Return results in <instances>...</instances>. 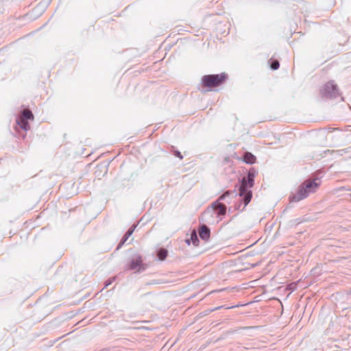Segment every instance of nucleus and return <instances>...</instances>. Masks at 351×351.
Here are the masks:
<instances>
[{
    "instance_id": "nucleus-1",
    "label": "nucleus",
    "mask_w": 351,
    "mask_h": 351,
    "mask_svg": "<svg viewBox=\"0 0 351 351\" xmlns=\"http://www.w3.org/2000/svg\"><path fill=\"white\" fill-rule=\"evenodd\" d=\"M319 186V182L317 180H306L298 189L297 192L293 195L292 200L299 202L311 193H314Z\"/></svg>"
},
{
    "instance_id": "nucleus-2",
    "label": "nucleus",
    "mask_w": 351,
    "mask_h": 351,
    "mask_svg": "<svg viewBox=\"0 0 351 351\" xmlns=\"http://www.w3.org/2000/svg\"><path fill=\"white\" fill-rule=\"evenodd\" d=\"M227 75L226 73H221L217 75H204L202 79V84L210 90L212 88L217 87L221 84L226 79Z\"/></svg>"
},
{
    "instance_id": "nucleus-3",
    "label": "nucleus",
    "mask_w": 351,
    "mask_h": 351,
    "mask_svg": "<svg viewBox=\"0 0 351 351\" xmlns=\"http://www.w3.org/2000/svg\"><path fill=\"white\" fill-rule=\"evenodd\" d=\"M251 189L252 187L248 186L247 183H246L245 178H243L239 189V195L243 197L245 205H247L251 200L252 196Z\"/></svg>"
},
{
    "instance_id": "nucleus-4",
    "label": "nucleus",
    "mask_w": 351,
    "mask_h": 351,
    "mask_svg": "<svg viewBox=\"0 0 351 351\" xmlns=\"http://www.w3.org/2000/svg\"><path fill=\"white\" fill-rule=\"evenodd\" d=\"M321 93L326 97H332L337 95L338 90L336 85L333 82H330L322 87Z\"/></svg>"
},
{
    "instance_id": "nucleus-5",
    "label": "nucleus",
    "mask_w": 351,
    "mask_h": 351,
    "mask_svg": "<svg viewBox=\"0 0 351 351\" xmlns=\"http://www.w3.org/2000/svg\"><path fill=\"white\" fill-rule=\"evenodd\" d=\"M130 269H136L138 271L141 269H143L144 267L142 263V259L141 256L138 254H135L133 256L130 265Z\"/></svg>"
},
{
    "instance_id": "nucleus-6",
    "label": "nucleus",
    "mask_w": 351,
    "mask_h": 351,
    "mask_svg": "<svg viewBox=\"0 0 351 351\" xmlns=\"http://www.w3.org/2000/svg\"><path fill=\"white\" fill-rule=\"evenodd\" d=\"M212 211L217 215L218 217L221 219L220 217L223 216L226 212V207L225 205L220 203H215L213 206Z\"/></svg>"
},
{
    "instance_id": "nucleus-7",
    "label": "nucleus",
    "mask_w": 351,
    "mask_h": 351,
    "mask_svg": "<svg viewBox=\"0 0 351 351\" xmlns=\"http://www.w3.org/2000/svg\"><path fill=\"white\" fill-rule=\"evenodd\" d=\"M186 243H187L188 245H190L191 243H192V244L194 246L198 245L199 239H198V237H197L195 230L192 231V232L191 234L190 239H186Z\"/></svg>"
},
{
    "instance_id": "nucleus-8",
    "label": "nucleus",
    "mask_w": 351,
    "mask_h": 351,
    "mask_svg": "<svg viewBox=\"0 0 351 351\" xmlns=\"http://www.w3.org/2000/svg\"><path fill=\"white\" fill-rule=\"evenodd\" d=\"M199 237L202 239L207 241L210 237V230L206 226H202L199 231Z\"/></svg>"
},
{
    "instance_id": "nucleus-9",
    "label": "nucleus",
    "mask_w": 351,
    "mask_h": 351,
    "mask_svg": "<svg viewBox=\"0 0 351 351\" xmlns=\"http://www.w3.org/2000/svg\"><path fill=\"white\" fill-rule=\"evenodd\" d=\"M27 119H23L21 116L16 119V123L24 130L27 131L29 130L30 127L27 122Z\"/></svg>"
},
{
    "instance_id": "nucleus-10",
    "label": "nucleus",
    "mask_w": 351,
    "mask_h": 351,
    "mask_svg": "<svg viewBox=\"0 0 351 351\" xmlns=\"http://www.w3.org/2000/svg\"><path fill=\"white\" fill-rule=\"evenodd\" d=\"M254 177H255V173L252 171H250L247 174V178H245V182L247 183L248 186H254Z\"/></svg>"
},
{
    "instance_id": "nucleus-11",
    "label": "nucleus",
    "mask_w": 351,
    "mask_h": 351,
    "mask_svg": "<svg viewBox=\"0 0 351 351\" xmlns=\"http://www.w3.org/2000/svg\"><path fill=\"white\" fill-rule=\"evenodd\" d=\"M255 156L251 153H246L244 156V161L248 164H253L255 162Z\"/></svg>"
},
{
    "instance_id": "nucleus-12",
    "label": "nucleus",
    "mask_w": 351,
    "mask_h": 351,
    "mask_svg": "<svg viewBox=\"0 0 351 351\" xmlns=\"http://www.w3.org/2000/svg\"><path fill=\"white\" fill-rule=\"evenodd\" d=\"M21 117H23V119H27V120H33L34 119V116H33L32 112L27 109L23 110Z\"/></svg>"
},
{
    "instance_id": "nucleus-13",
    "label": "nucleus",
    "mask_w": 351,
    "mask_h": 351,
    "mask_svg": "<svg viewBox=\"0 0 351 351\" xmlns=\"http://www.w3.org/2000/svg\"><path fill=\"white\" fill-rule=\"evenodd\" d=\"M167 256V251L165 249H160L158 252V258L160 261H164Z\"/></svg>"
},
{
    "instance_id": "nucleus-14",
    "label": "nucleus",
    "mask_w": 351,
    "mask_h": 351,
    "mask_svg": "<svg viewBox=\"0 0 351 351\" xmlns=\"http://www.w3.org/2000/svg\"><path fill=\"white\" fill-rule=\"evenodd\" d=\"M135 227L136 226L132 227L127 231V232L125 234V235L123 237V241H122L123 243H125L128 239V238L132 234Z\"/></svg>"
},
{
    "instance_id": "nucleus-15",
    "label": "nucleus",
    "mask_w": 351,
    "mask_h": 351,
    "mask_svg": "<svg viewBox=\"0 0 351 351\" xmlns=\"http://www.w3.org/2000/svg\"><path fill=\"white\" fill-rule=\"evenodd\" d=\"M271 68L274 70H276L279 68V62L277 60L274 61L271 64Z\"/></svg>"
},
{
    "instance_id": "nucleus-16",
    "label": "nucleus",
    "mask_w": 351,
    "mask_h": 351,
    "mask_svg": "<svg viewBox=\"0 0 351 351\" xmlns=\"http://www.w3.org/2000/svg\"><path fill=\"white\" fill-rule=\"evenodd\" d=\"M287 289L291 291H293L296 289V284L292 283L287 287Z\"/></svg>"
},
{
    "instance_id": "nucleus-17",
    "label": "nucleus",
    "mask_w": 351,
    "mask_h": 351,
    "mask_svg": "<svg viewBox=\"0 0 351 351\" xmlns=\"http://www.w3.org/2000/svg\"><path fill=\"white\" fill-rule=\"evenodd\" d=\"M175 155L178 157L179 158L182 159V156L181 154V153L178 151L176 152H175Z\"/></svg>"
},
{
    "instance_id": "nucleus-18",
    "label": "nucleus",
    "mask_w": 351,
    "mask_h": 351,
    "mask_svg": "<svg viewBox=\"0 0 351 351\" xmlns=\"http://www.w3.org/2000/svg\"><path fill=\"white\" fill-rule=\"evenodd\" d=\"M210 212H211L210 210L206 211V213H205V215H207L210 214Z\"/></svg>"
}]
</instances>
